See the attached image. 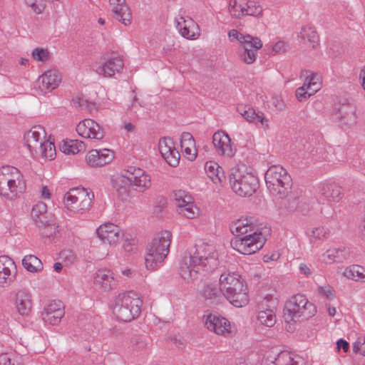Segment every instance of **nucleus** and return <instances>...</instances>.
<instances>
[{
  "label": "nucleus",
  "mask_w": 365,
  "mask_h": 365,
  "mask_svg": "<svg viewBox=\"0 0 365 365\" xmlns=\"http://www.w3.org/2000/svg\"><path fill=\"white\" fill-rule=\"evenodd\" d=\"M219 264L218 253L209 244L196 246L193 254L185 255L180 263L179 274L187 282L197 278V274H206L215 270Z\"/></svg>",
  "instance_id": "nucleus-1"
},
{
  "label": "nucleus",
  "mask_w": 365,
  "mask_h": 365,
  "mask_svg": "<svg viewBox=\"0 0 365 365\" xmlns=\"http://www.w3.org/2000/svg\"><path fill=\"white\" fill-rule=\"evenodd\" d=\"M230 230L235 235L231 240V246L242 255L254 254L261 250L267 240L265 234L270 232L267 227L255 229L247 218L232 222Z\"/></svg>",
  "instance_id": "nucleus-2"
},
{
  "label": "nucleus",
  "mask_w": 365,
  "mask_h": 365,
  "mask_svg": "<svg viewBox=\"0 0 365 365\" xmlns=\"http://www.w3.org/2000/svg\"><path fill=\"white\" fill-rule=\"evenodd\" d=\"M142 300L133 292H122L115 299L113 312L117 319L123 322H130L141 312Z\"/></svg>",
  "instance_id": "nucleus-3"
},
{
  "label": "nucleus",
  "mask_w": 365,
  "mask_h": 365,
  "mask_svg": "<svg viewBox=\"0 0 365 365\" xmlns=\"http://www.w3.org/2000/svg\"><path fill=\"white\" fill-rule=\"evenodd\" d=\"M171 242V233L169 231L162 232L156 235L147 247L145 258V267L148 269L155 270L167 257Z\"/></svg>",
  "instance_id": "nucleus-4"
},
{
  "label": "nucleus",
  "mask_w": 365,
  "mask_h": 365,
  "mask_svg": "<svg viewBox=\"0 0 365 365\" xmlns=\"http://www.w3.org/2000/svg\"><path fill=\"white\" fill-rule=\"evenodd\" d=\"M264 179L267 187L272 195L279 198L287 196L291 190L292 179L282 166H271L265 173Z\"/></svg>",
  "instance_id": "nucleus-5"
},
{
  "label": "nucleus",
  "mask_w": 365,
  "mask_h": 365,
  "mask_svg": "<svg viewBox=\"0 0 365 365\" xmlns=\"http://www.w3.org/2000/svg\"><path fill=\"white\" fill-rule=\"evenodd\" d=\"M315 306L309 302L304 295L298 294L286 302L284 307V318L286 322H297L308 319L315 314Z\"/></svg>",
  "instance_id": "nucleus-6"
},
{
  "label": "nucleus",
  "mask_w": 365,
  "mask_h": 365,
  "mask_svg": "<svg viewBox=\"0 0 365 365\" xmlns=\"http://www.w3.org/2000/svg\"><path fill=\"white\" fill-rule=\"evenodd\" d=\"M230 184L232 190L241 197L252 195L258 187L257 178L250 174L241 175L239 170L230 175Z\"/></svg>",
  "instance_id": "nucleus-7"
},
{
  "label": "nucleus",
  "mask_w": 365,
  "mask_h": 365,
  "mask_svg": "<svg viewBox=\"0 0 365 365\" xmlns=\"http://www.w3.org/2000/svg\"><path fill=\"white\" fill-rule=\"evenodd\" d=\"M93 194H90L83 187L71 189L64 195L66 207L73 212H78L87 210L91 203Z\"/></svg>",
  "instance_id": "nucleus-8"
},
{
  "label": "nucleus",
  "mask_w": 365,
  "mask_h": 365,
  "mask_svg": "<svg viewBox=\"0 0 365 365\" xmlns=\"http://www.w3.org/2000/svg\"><path fill=\"white\" fill-rule=\"evenodd\" d=\"M122 177L125 178L130 185L136 187L135 190L144 192L151 186L150 177L140 168L130 166L124 170Z\"/></svg>",
  "instance_id": "nucleus-9"
},
{
  "label": "nucleus",
  "mask_w": 365,
  "mask_h": 365,
  "mask_svg": "<svg viewBox=\"0 0 365 365\" xmlns=\"http://www.w3.org/2000/svg\"><path fill=\"white\" fill-rule=\"evenodd\" d=\"M46 131L41 125L34 126L27 134L24 135L25 145L30 151L31 155L38 154L43 142L46 138Z\"/></svg>",
  "instance_id": "nucleus-10"
},
{
  "label": "nucleus",
  "mask_w": 365,
  "mask_h": 365,
  "mask_svg": "<svg viewBox=\"0 0 365 365\" xmlns=\"http://www.w3.org/2000/svg\"><path fill=\"white\" fill-rule=\"evenodd\" d=\"M205 325L207 329L219 335L226 336L233 333L230 322L217 314H208L205 321Z\"/></svg>",
  "instance_id": "nucleus-11"
},
{
  "label": "nucleus",
  "mask_w": 365,
  "mask_h": 365,
  "mask_svg": "<svg viewBox=\"0 0 365 365\" xmlns=\"http://www.w3.org/2000/svg\"><path fill=\"white\" fill-rule=\"evenodd\" d=\"M76 131L84 138L101 140L104 137V131L100 125L90 118L81 121L76 127Z\"/></svg>",
  "instance_id": "nucleus-12"
},
{
  "label": "nucleus",
  "mask_w": 365,
  "mask_h": 365,
  "mask_svg": "<svg viewBox=\"0 0 365 365\" xmlns=\"http://www.w3.org/2000/svg\"><path fill=\"white\" fill-rule=\"evenodd\" d=\"M12 302L17 313L22 317H28L32 310L31 295L26 290H19L11 293Z\"/></svg>",
  "instance_id": "nucleus-13"
},
{
  "label": "nucleus",
  "mask_w": 365,
  "mask_h": 365,
  "mask_svg": "<svg viewBox=\"0 0 365 365\" xmlns=\"http://www.w3.org/2000/svg\"><path fill=\"white\" fill-rule=\"evenodd\" d=\"M64 314L65 312L62 302L53 301L44 308L41 317L46 323L56 325L61 322Z\"/></svg>",
  "instance_id": "nucleus-14"
},
{
  "label": "nucleus",
  "mask_w": 365,
  "mask_h": 365,
  "mask_svg": "<svg viewBox=\"0 0 365 365\" xmlns=\"http://www.w3.org/2000/svg\"><path fill=\"white\" fill-rule=\"evenodd\" d=\"M98 238L104 243L115 244L123 236L120 228L110 222L101 225L97 230Z\"/></svg>",
  "instance_id": "nucleus-15"
},
{
  "label": "nucleus",
  "mask_w": 365,
  "mask_h": 365,
  "mask_svg": "<svg viewBox=\"0 0 365 365\" xmlns=\"http://www.w3.org/2000/svg\"><path fill=\"white\" fill-rule=\"evenodd\" d=\"M16 267L14 262L7 256L0 257V286L6 287L15 279Z\"/></svg>",
  "instance_id": "nucleus-16"
},
{
  "label": "nucleus",
  "mask_w": 365,
  "mask_h": 365,
  "mask_svg": "<svg viewBox=\"0 0 365 365\" xmlns=\"http://www.w3.org/2000/svg\"><path fill=\"white\" fill-rule=\"evenodd\" d=\"M212 143L220 155L232 157L236 151V149L232 148L229 135L223 131L214 133Z\"/></svg>",
  "instance_id": "nucleus-17"
},
{
  "label": "nucleus",
  "mask_w": 365,
  "mask_h": 365,
  "mask_svg": "<svg viewBox=\"0 0 365 365\" xmlns=\"http://www.w3.org/2000/svg\"><path fill=\"white\" fill-rule=\"evenodd\" d=\"M95 286L104 292L115 289L117 280L113 273L109 269H98L93 276Z\"/></svg>",
  "instance_id": "nucleus-18"
},
{
  "label": "nucleus",
  "mask_w": 365,
  "mask_h": 365,
  "mask_svg": "<svg viewBox=\"0 0 365 365\" xmlns=\"http://www.w3.org/2000/svg\"><path fill=\"white\" fill-rule=\"evenodd\" d=\"M201 294L205 302L209 305H217L224 299L222 287L218 284H205L201 290Z\"/></svg>",
  "instance_id": "nucleus-19"
},
{
  "label": "nucleus",
  "mask_w": 365,
  "mask_h": 365,
  "mask_svg": "<svg viewBox=\"0 0 365 365\" xmlns=\"http://www.w3.org/2000/svg\"><path fill=\"white\" fill-rule=\"evenodd\" d=\"M113 17L127 26L130 24L132 14L125 0H109Z\"/></svg>",
  "instance_id": "nucleus-20"
},
{
  "label": "nucleus",
  "mask_w": 365,
  "mask_h": 365,
  "mask_svg": "<svg viewBox=\"0 0 365 365\" xmlns=\"http://www.w3.org/2000/svg\"><path fill=\"white\" fill-rule=\"evenodd\" d=\"M224 297L226 298L233 306L242 307L247 304L249 302L248 291L247 287L240 288L228 289L223 290Z\"/></svg>",
  "instance_id": "nucleus-21"
},
{
  "label": "nucleus",
  "mask_w": 365,
  "mask_h": 365,
  "mask_svg": "<svg viewBox=\"0 0 365 365\" xmlns=\"http://www.w3.org/2000/svg\"><path fill=\"white\" fill-rule=\"evenodd\" d=\"M123 68V61L119 56L111 57L102 65L98 66L95 71L103 77H111L119 73Z\"/></svg>",
  "instance_id": "nucleus-22"
},
{
  "label": "nucleus",
  "mask_w": 365,
  "mask_h": 365,
  "mask_svg": "<svg viewBox=\"0 0 365 365\" xmlns=\"http://www.w3.org/2000/svg\"><path fill=\"white\" fill-rule=\"evenodd\" d=\"M318 195L323 200L339 202L343 197L341 187L335 183H321Z\"/></svg>",
  "instance_id": "nucleus-23"
},
{
  "label": "nucleus",
  "mask_w": 365,
  "mask_h": 365,
  "mask_svg": "<svg viewBox=\"0 0 365 365\" xmlns=\"http://www.w3.org/2000/svg\"><path fill=\"white\" fill-rule=\"evenodd\" d=\"M26 189V182L24 176L17 180L13 179L9 183H6V186L0 185V195L6 199L12 200L19 194L22 193Z\"/></svg>",
  "instance_id": "nucleus-24"
},
{
  "label": "nucleus",
  "mask_w": 365,
  "mask_h": 365,
  "mask_svg": "<svg viewBox=\"0 0 365 365\" xmlns=\"http://www.w3.org/2000/svg\"><path fill=\"white\" fill-rule=\"evenodd\" d=\"M243 53L241 55L242 60L251 64L256 60V51L262 48V43L258 37L252 36V40L249 39L247 42L242 44Z\"/></svg>",
  "instance_id": "nucleus-25"
},
{
  "label": "nucleus",
  "mask_w": 365,
  "mask_h": 365,
  "mask_svg": "<svg viewBox=\"0 0 365 365\" xmlns=\"http://www.w3.org/2000/svg\"><path fill=\"white\" fill-rule=\"evenodd\" d=\"M237 110L249 123H252L255 125L259 123L264 129L269 128L268 120L264 117L263 113H256L255 110L250 106H240Z\"/></svg>",
  "instance_id": "nucleus-26"
},
{
  "label": "nucleus",
  "mask_w": 365,
  "mask_h": 365,
  "mask_svg": "<svg viewBox=\"0 0 365 365\" xmlns=\"http://www.w3.org/2000/svg\"><path fill=\"white\" fill-rule=\"evenodd\" d=\"M39 88L42 92H47L56 88L61 82V78L56 71H48L38 80Z\"/></svg>",
  "instance_id": "nucleus-27"
},
{
  "label": "nucleus",
  "mask_w": 365,
  "mask_h": 365,
  "mask_svg": "<svg viewBox=\"0 0 365 365\" xmlns=\"http://www.w3.org/2000/svg\"><path fill=\"white\" fill-rule=\"evenodd\" d=\"M350 257L349 249L346 247H334L327 250L324 254L326 263H341Z\"/></svg>",
  "instance_id": "nucleus-28"
},
{
  "label": "nucleus",
  "mask_w": 365,
  "mask_h": 365,
  "mask_svg": "<svg viewBox=\"0 0 365 365\" xmlns=\"http://www.w3.org/2000/svg\"><path fill=\"white\" fill-rule=\"evenodd\" d=\"M205 170L207 177L216 185H223L226 181V177L222 168L215 162H207Z\"/></svg>",
  "instance_id": "nucleus-29"
},
{
  "label": "nucleus",
  "mask_w": 365,
  "mask_h": 365,
  "mask_svg": "<svg viewBox=\"0 0 365 365\" xmlns=\"http://www.w3.org/2000/svg\"><path fill=\"white\" fill-rule=\"evenodd\" d=\"M220 284L223 290L247 287L241 276L235 272L223 273L220 277Z\"/></svg>",
  "instance_id": "nucleus-30"
},
{
  "label": "nucleus",
  "mask_w": 365,
  "mask_h": 365,
  "mask_svg": "<svg viewBox=\"0 0 365 365\" xmlns=\"http://www.w3.org/2000/svg\"><path fill=\"white\" fill-rule=\"evenodd\" d=\"M336 115L344 124L352 125L356 123V108L352 105L343 104L340 106Z\"/></svg>",
  "instance_id": "nucleus-31"
},
{
  "label": "nucleus",
  "mask_w": 365,
  "mask_h": 365,
  "mask_svg": "<svg viewBox=\"0 0 365 365\" xmlns=\"http://www.w3.org/2000/svg\"><path fill=\"white\" fill-rule=\"evenodd\" d=\"M262 365H303V363L300 357L287 351H282L274 361H266Z\"/></svg>",
  "instance_id": "nucleus-32"
},
{
  "label": "nucleus",
  "mask_w": 365,
  "mask_h": 365,
  "mask_svg": "<svg viewBox=\"0 0 365 365\" xmlns=\"http://www.w3.org/2000/svg\"><path fill=\"white\" fill-rule=\"evenodd\" d=\"M23 175L18 168L5 165L0 168V185L6 186V183H9L13 179L21 178Z\"/></svg>",
  "instance_id": "nucleus-33"
},
{
  "label": "nucleus",
  "mask_w": 365,
  "mask_h": 365,
  "mask_svg": "<svg viewBox=\"0 0 365 365\" xmlns=\"http://www.w3.org/2000/svg\"><path fill=\"white\" fill-rule=\"evenodd\" d=\"M60 150L65 154H77L86 150L85 143L78 140H68L60 144Z\"/></svg>",
  "instance_id": "nucleus-34"
},
{
  "label": "nucleus",
  "mask_w": 365,
  "mask_h": 365,
  "mask_svg": "<svg viewBox=\"0 0 365 365\" xmlns=\"http://www.w3.org/2000/svg\"><path fill=\"white\" fill-rule=\"evenodd\" d=\"M343 274L346 278L354 281L365 282V268L358 264L346 267Z\"/></svg>",
  "instance_id": "nucleus-35"
},
{
  "label": "nucleus",
  "mask_w": 365,
  "mask_h": 365,
  "mask_svg": "<svg viewBox=\"0 0 365 365\" xmlns=\"http://www.w3.org/2000/svg\"><path fill=\"white\" fill-rule=\"evenodd\" d=\"M22 265L30 272H38L43 268L41 261L33 255H26L22 259Z\"/></svg>",
  "instance_id": "nucleus-36"
},
{
  "label": "nucleus",
  "mask_w": 365,
  "mask_h": 365,
  "mask_svg": "<svg viewBox=\"0 0 365 365\" xmlns=\"http://www.w3.org/2000/svg\"><path fill=\"white\" fill-rule=\"evenodd\" d=\"M246 5L247 0H230L229 10L231 16L237 19L245 16Z\"/></svg>",
  "instance_id": "nucleus-37"
},
{
  "label": "nucleus",
  "mask_w": 365,
  "mask_h": 365,
  "mask_svg": "<svg viewBox=\"0 0 365 365\" xmlns=\"http://www.w3.org/2000/svg\"><path fill=\"white\" fill-rule=\"evenodd\" d=\"M299 37L307 38L312 43V47L315 48L319 42V36L317 31L311 26H305L302 28Z\"/></svg>",
  "instance_id": "nucleus-38"
},
{
  "label": "nucleus",
  "mask_w": 365,
  "mask_h": 365,
  "mask_svg": "<svg viewBox=\"0 0 365 365\" xmlns=\"http://www.w3.org/2000/svg\"><path fill=\"white\" fill-rule=\"evenodd\" d=\"M180 21L176 20V28L179 30L180 34L184 38L187 39H194L195 38V33L194 31L190 29V25L187 23L192 24V21L190 19V21H186L183 17H180Z\"/></svg>",
  "instance_id": "nucleus-39"
},
{
  "label": "nucleus",
  "mask_w": 365,
  "mask_h": 365,
  "mask_svg": "<svg viewBox=\"0 0 365 365\" xmlns=\"http://www.w3.org/2000/svg\"><path fill=\"white\" fill-rule=\"evenodd\" d=\"M47 206L44 202H40L33 207L31 216L37 224H44V215L46 213Z\"/></svg>",
  "instance_id": "nucleus-40"
},
{
  "label": "nucleus",
  "mask_w": 365,
  "mask_h": 365,
  "mask_svg": "<svg viewBox=\"0 0 365 365\" xmlns=\"http://www.w3.org/2000/svg\"><path fill=\"white\" fill-rule=\"evenodd\" d=\"M257 318L261 324L269 327L274 326L276 323L275 311L272 309L259 311Z\"/></svg>",
  "instance_id": "nucleus-41"
},
{
  "label": "nucleus",
  "mask_w": 365,
  "mask_h": 365,
  "mask_svg": "<svg viewBox=\"0 0 365 365\" xmlns=\"http://www.w3.org/2000/svg\"><path fill=\"white\" fill-rule=\"evenodd\" d=\"M43 158L53 160L56 155V148L54 143L51 141L43 140L41 148L38 150V154Z\"/></svg>",
  "instance_id": "nucleus-42"
},
{
  "label": "nucleus",
  "mask_w": 365,
  "mask_h": 365,
  "mask_svg": "<svg viewBox=\"0 0 365 365\" xmlns=\"http://www.w3.org/2000/svg\"><path fill=\"white\" fill-rule=\"evenodd\" d=\"M277 304L278 302L277 298H274L271 295H268L258 304V309L259 311H266L270 309H272V311H276Z\"/></svg>",
  "instance_id": "nucleus-43"
},
{
  "label": "nucleus",
  "mask_w": 365,
  "mask_h": 365,
  "mask_svg": "<svg viewBox=\"0 0 365 365\" xmlns=\"http://www.w3.org/2000/svg\"><path fill=\"white\" fill-rule=\"evenodd\" d=\"M245 15L259 16L262 15V8L259 5H257L253 1H247L245 6Z\"/></svg>",
  "instance_id": "nucleus-44"
},
{
  "label": "nucleus",
  "mask_w": 365,
  "mask_h": 365,
  "mask_svg": "<svg viewBox=\"0 0 365 365\" xmlns=\"http://www.w3.org/2000/svg\"><path fill=\"white\" fill-rule=\"evenodd\" d=\"M174 148V143L171 138L164 137L160 139L158 143V149L161 155L167 154L168 152H170Z\"/></svg>",
  "instance_id": "nucleus-45"
},
{
  "label": "nucleus",
  "mask_w": 365,
  "mask_h": 365,
  "mask_svg": "<svg viewBox=\"0 0 365 365\" xmlns=\"http://www.w3.org/2000/svg\"><path fill=\"white\" fill-rule=\"evenodd\" d=\"M24 2L36 14H41L46 8L45 0H24Z\"/></svg>",
  "instance_id": "nucleus-46"
},
{
  "label": "nucleus",
  "mask_w": 365,
  "mask_h": 365,
  "mask_svg": "<svg viewBox=\"0 0 365 365\" xmlns=\"http://www.w3.org/2000/svg\"><path fill=\"white\" fill-rule=\"evenodd\" d=\"M162 157L172 167H176L179 164L180 154L175 148L168 152L167 154H164Z\"/></svg>",
  "instance_id": "nucleus-47"
},
{
  "label": "nucleus",
  "mask_w": 365,
  "mask_h": 365,
  "mask_svg": "<svg viewBox=\"0 0 365 365\" xmlns=\"http://www.w3.org/2000/svg\"><path fill=\"white\" fill-rule=\"evenodd\" d=\"M196 207L193 206V204H187L184 206H180V208H178V212L180 215H183L187 219H193L196 215Z\"/></svg>",
  "instance_id": "nucleus-48"
},
{
  "label": "nucleus",
  "mask_w": 365,
  "mask_h": 365,
  "mask_svg": "<svg viewBox=\"0 0 365 365\" xmlns=\"http://www.w3.org/2000/svg\"><path fill=\"white\" fill-rule=\"evenodd\" d=\"M40 227V234L43 237H50L56 234L57 227L53 224H46L44 221V224H37Z\"/></svg>",
  "instance_id": "nucleus-49"
},
{
  "label": "nucleus",
  "mask_w": 365,
  "mask_h": 365,
  "mask_svg": "<svg viewBox=\"0 0 365 365\" xmlns=\"http://www.w3.org/2000/svg\"><path fill=\"white\" fill-rule=\"evenodd\" d=\"M98 153H99L100 157V164L101 166H103L109 163H110L114 158V153L113 150L109 149H102L98 150Z\"/></svg>",
  "instance_id": "nucleus-50"
},
{
  "label": "nucleus",
  "mask_w": 365,
  "mask_h": 365,
  "mask_svg": "<svg viewBox=\"0 0 365 365\" xmlns=\"http://www.w3.org/2000/svg\"><path fill=\"white\" fill-rule=\"evenodd\" d=\"M329 235V230L324 227H321L314 228L311 231V234H309V235L311 239L324 240V239L327 238Z\"/></svg>",
  "instance_id": "nucleus-51"
},
{
  "label": "nucleus",
  "mask_w": 365,
  "mask_h": 365,
  "mask_svg": "<svg viewBox=\"0 0 365 365\" xmlns=\"http://www.w3.org/2000/svg\"><path fill=\"white\" fill-rule=\"evenodd\" d=\"M73 102L76 106L81 108L82 110H87L91 111L95 108V105L88 102L86 99L82 97L77 96L73 99Z\"/></svg>",
  "instance_id": "nucleus-52"
},
{
  "label": "nucleus",
  "mask_w": 365,
  "mask_h": 365,
  "mask_svg": "<svg viewBox=\"0 0 365 365\" xmlns=\"http://www.w3.org/2000/svg\"><path fill=\"white\" fill-rule=\"evenodd\" d=\"M98 150H91L86 156L87 163L91 167H101Z\"/></svg>",
  "instance_id": "nucleus-53"
},
{
  "label": "nucleus",
  "mask_w": 365,
  "mask_h": 365,
  "mask_svg": "<svg viewBox=\"0 0 365 365\" xmlns=\"http://www.w3.org/2000/svg\"><path fill=\"white\" fill-rule=\"evenodd\" d=\"M32 57L38 61H46L49 58V52L42 48H36L32 51Z\"/></svg>",
  "instance_id": "nucleus-54"
},
{
  "label": "nucleus",
  "mask_w": 365,
  "mask_h": 365,
  "mask_svg": "<svg viewBox=\"0 0 365 365\" xmlns=\"http://www.w3.org/2000/svg\"><path fill=\"white\" fill-rule=\"evenodd\" d=\"M180 145L181 147H195V139L190 133L184 132L181 135L180 138Z\"/></svg>",
  "instance_id": "nucleus-55"
},
{
  "label": "nucleus",
  "mask_w": 365,
  "mask_h": 365,
  "mask_svg": "<svg viewBox=\"0 0 365 365\" xmlns=\"http://www.w3.org/2000/svg\"><path fill=\"white\" fill-rule=\"evenodd\" d=\"M229 37H232L237 39L241 44L245 42H247L249 39L252 40V36L251 35H244L238 32L236 29H232L229 31Z\"/></svg>",
  "instance_id": "nucleus-56"
},
{
  "label": "nucleus",
  "mask_w": 365,
  "mask_h": 365,
  "mask_svg": "<svg viewBox=\"0 0 365 365\" xmlns=\"http://www.w3.org/2000/svg\"><path fill=\"white\" fill-rule=\"evenodd\" d=\"M308 89L309 88H307V83H304L302 86L298 88L296 90L295 96L299 101H304L307 100L312 94V93H308Z\"/></svg>",
  "instance_id": "nucleus-57"
},
{
  "label": "nucleus",
  "mask_w": 365,
  "mask_h": 365,
  "mask_svg": "<svg viewBox=\"0 0 365 365\" xmlns=\"http://www.w3.org/2000/svg\"><path fill=\"white\" fill-rule=\"evenodd\" d=\"M0 365H21L19 363H16V359L12 354L7 353L1 354L0 355Z\"/></svg>",
  "instance_id": "nucleus-58"
},
{
  "label": "nucleus",
  "mask_w": 365,
  "mask_h": 365,
  "mask_svg": "<svg viewBox=\"0 0 365 365\" xmlns=\"http://www.w3.org/2000/svg\"><path fill=\"white\" fill-rule=\"evenodd\" d=\"M318 290L321 295L326 297L327 299H332L334 297V291L330 286L320 287Z\"/></svg>",
  "instance_id": "nucleus-59"
},
{
  "label": "nucleus",
  "mask_w": 365,
  "mask_h": 365,
  "mask_svg": "<svg viewBox=\"0 0 365 365\" xmlns=\"http://www.w3.org/2000/svg\"><path fill=\"white\" fill-rule=\"evenodd\" d=\"M287 47L288 46L284 41H279L273 46L272 52L274 54L284 53L287 51Z\"/></svg>",
  "instance_id": "nucleus-60"
},
{
  "label": "nucleus",
  "mask_w": 365,
  "mask_h": 365,
  "mask_svg": "<svg viewBox=\"0 0 365 365\" xmlns=\"http://www.w3.org/2000/svg\"><path fill=\"white\" fill-rule=\"evenodd\" d=\"M183 150L185 154L187 155V158L190 160H194L197 157V150L195 149V147L192 148V147H181Z\"/></svg>",
  "instance_id": "nucleus-61"
},
{
  "label": "nucleus",
  "mask_w": 365,
  "mask_h": 365,
  "mask_svg": "<svg viewBox=\"0 0 365 365\" xmlns=\"http://www.w3.org/2000/svg\"><path fill=\"white\" fill-rule=\"evenodd\" d=\"M187 195H188L185 191L184 190H176L173 192V199L178 203L179 201L182 200L184 197H185Z\"/></svg>",
  "instance_id": "nucleus-62"
},
{
  "label": "nucleus",
  "mask_w": 365,
  "mask_h": 365,
  "mask_svg": "<svg viewBox=\"0 0 365 365\" xmlns=\"http://www.w3.org/2000/svg\"><path fill=\"white\" fill-rule=\"evenodd\" d=\"M336 346L338 349H342L344 352H346L349 349V344L342 339L337 341Z\"/></svg>",
  "instance_id": "nucleus-63"
},
{
  "label": "nucleus",
  "mask_w": 365,
  "mask_h": 365,
  "mask_svg": "<svg viewBox=\"0 0 365 365\" xmlns=\"http://www.w3.org/2000/svg\"><path fill=\"white\" fill-rule=\"evenodd\" d=\"M315 78L316 76L314 74H311L306 78L305 83H307V88L312 89V86H316L317 82L315 81Z\"/></svg>",
  "instance_id": "nucleus-64"
}]
</instances>
